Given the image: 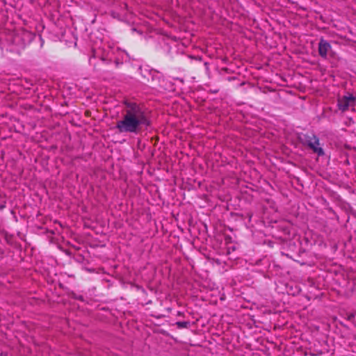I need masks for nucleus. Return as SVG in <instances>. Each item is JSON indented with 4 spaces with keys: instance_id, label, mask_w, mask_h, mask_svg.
<instances>
[{
    "instance_id": "5",
    "label": "nucleus",
    "mask_w": 356,
    "mask_h": 356,
    "mask_svg": "<svg viewBox=\"0 0 356 356\" xmlns=\"http://www.w3.org/2000/svg\"><path fill=\"white\" fill-rule=\"evenodd\" d=\"M177 324L180 327H186L188 323L187 322H178Z\"/></svg>"
},
{
    "instance_id": "3",
    "label": "nucleus",
    "mask_w": 356,
    "mask_h": 356,
    "mask_svg": "<svg viewBox=\"0 0 356 356\" xmlns=\"http://www.w3.org/2000/svg\"><path fill=\"white\" fill-rule=\"evenodd\" d=\"M330 49V44L325 40H321L319 42L318 45V52L319 54L325 58L327 56V52Z\"/></svg>"
},
{
    "instance_id": "2",
    "label": "nucleus",
    "mask_w": 356,
    "mask_h": 356,
    "mask_svg": "<svg viewBox=\"0 0 356 356\" xmlns=\"http://www.w3.org/2000/svg\"><path fill=\"white\" fill-rule=\"evenodd\" d=\"M338 107L342 111L349 108L354 109L356 107V98L350 94L343 96L338 99Z\"/></svg>"
},
{
    "instance_id": "4",
    "label": "nucleus",
    "mask_w": 356,
    "mask_h": 356,
    "mask_svg": "<svg viewBox=\"0 0 356 356\" xmlns=\"http://www.w3.org/2000/svg\"><path fill=\"white\" fill-rule=\"evenodd\" d=\"M314 143H311L310 145L314 149L315 152H316L318 155H321L323 154V149L319 147L318 140L316 138H314Z\"/></svg>"
},
{
    "instance_id": "1",
    "label": "nucleus",
    "mask_w": 356,
    "mask_h": 356,
    "mask_svg": "<svg viewBox=\"0 0 356 356\" xmlns=\"http://www.w3.org/2000/svg\"><path fill=\"white\" fill-rule=\"evenodd\" d=\"M122 120L118 121L116 128L121 133H138L143 126H148L149 122L144 112L136 103H127Z\"/></svg>"
}]
</instances>
